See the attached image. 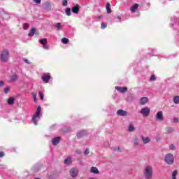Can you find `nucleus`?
I'll return each mask as SVG.
<instances>
[{
  "mask_svg": "<svg viewBox=\"0 0 179 179\" xmlns=\"http://www.w3.org/2000/svg\"><path fill=\"white\" fill-rule=\"evenodd\" d=\"M40 120H41V106H38L35 114L32 116V122L35 125H38Z\"/></svg>",
  "mask_w": 179,
  "mask_h": 179,
  "instance_id": "obj_1",
  "label": "nucleus"
},
{
  "mask_svg": "<svg viewBox=\"0 0 179 179\" xmlns=\"http://www.w3.org/2000/svg\"><path fill=\"white\" fill-rule=\"evenodd\" d=\"M144 176L146 179L152 178L153 176V169L150 166H148L145 167L144 171Z\"/></svg>",
  "mask_w": 179,
  "mask_h": 179,
  "instance_id": "obj_2",
  "label": "nucleus"
},
{
  "mask_svg": "<svg viewBox=\"0 0 179 179\" xmlns=\"http://www.w3.org/2000/svg\"><path fill=\"white\" fill-rule=\"evenodd\" d=\"M0 59L1 62H7L9 59V51L6 49H4L1 55H0Z\"/></svg>",
  "mask_w": 179,
  "mask_h": 179,
  "instance_id": "obj_3",
  "label": "nucleus"
},
{
  "mask_svg": "<svg viewBox=\"0 0 179 179\" xmlns=\"http://www.w3.org/2000/svg\"><path fill=\"white\" fill-rule=\"evenodd\" d=\"M164 161L165 162H166L167 164H169L170 166L174 164V157L173 156V154H166L164 157Z\"/></svg>",
  "mask_w": 179,
  "mask_h": 179,
  "instance_id": "obj_4",
  "label": "nucleus"
},
{
  "mask_svg": "<svg viewBox=\"0 0 179 179\" xmlns=\"http://www.w3.org/2000/svg\"><path fill=\"white\" fill-rule=\"evenodd\" d=\"M40 44H42L44 50H50V45L48 43L47 38H41L39 40Z\"/></svg>",
  "mask_w": 179,
  "mask_h": 179,
  "instance_id": "obj_5",
  "label": "nucleus"
},
{
  "mask_svg": "<svg viewBox=\"0 0 179 179\" xmlns=\"http://www.w3.org/2000/svg\"><path fill=\"white\" fill-rule=\"evenodd\" d=\"M89 133H87V131L86 130H81L78 131L76 134L77 139H82V138H85V136H87Z\"/></svg>",
  "mask_w": 179,
  "mask_h": 179,
  "instance_id": "obj_6",
  "label": "nucleus"
},
{
  "mask_svg": "<svg viewBox=\"0 0 179 179\" xmlns=\"http://www.w3.org/2000/svg\"><path fill=\"white\" fill-rule=\"evenodd\" d=\"M141 114H142L143 117H148L149 114H150V108L148 107L141 108Z\"/></svg>",
  "mask_w": 179,
  "mask_h": 179,
  "instance_id": "obj_7",
  "label": "nucleus"
},
{
  "mask_svg": "<svg viewBox=\"0 0 179 179\" xmlns=\"http://www.w3.org/2000/svg\"><path fill=\"white\" fill-rule=\"evenodd\" d=\"M155 120L157 121H163L164 120V117H163V112L162 111H158L155 115Z\"/></svg>",
  "mask_w": 179,
  "mask_h": 179,
  "instance_id": "obj_8",
  "label": "nucleus"
},
{
  "mask_svg": "<svg viewBox=\"0 0 179 179\" xmlns=\"http://www.w3.org/2000/svg\"><path fill=\"white\" fill-rule=\"evenodd\" d=\"M80 9V6H79V4H76V6L72 7L71 12H73V13H76V15H78V13H79Z\"/></svg>",
  "mask_w": 179,
  "mask_h": 179,
  "instance_id": "obj_9",
  "label": "nucleus"
},
{
  "mask_svg": "<svg viewBox=\"0 0 179 179\" xmlns=\"http://www.w3.org/2000/svg\"><path fill=\"white\" fill-rule=\"evenodd\" d=\"M50 79L51 76H50V74H43V76H42V80H43L44 83H48Z\"/></svg>",
  "mask_w": 179,
  "mask_h": 179,
  "instance_id": "obj_10",
  "label": "nucleus"
},
{
  "mask_svg": "<svg viewBox=\"0 0 179 179\" xmlns=\"http://www.w3.org/2000/svg\"><path fill=\"white\" fill-rule=\"evenodd\" d=\"M115 89L117 90V92H120V93H125L128 92V88L126 87H120L116 86Z\"/></svg>",
  "mask_w": 179,
  "mask_h": 179,
  "instance_id": "obj_11",
  "label": "nucleus"
},
{
  "mask_svg": "<svg viewBox=\"0 0 179 179\" xmlns=\"http://www.w3.org/2000/svg\"><path fill=\"white\" fill-rule=\"evenodd\" d=\"M59 142H61V137L60 136L55 137L52 140V145H54V146L58 145L59 143Z\"/></svg>",
  "mask_w": 179,
  "mask_h": 179,
  "instance_id": "obj_12",
  "label": "nucleus"
},
{
  "mask_svg": "<svg viewBox=\"0 0 179 179\" xmlns=\"http://www.w3.org/2000/svg\"><path fill=\"white\" fill-rule=\"evenodd\" d=\"M70 176L73 177V178H75L78 176V169L73 168L70 171Z\"/></svg>",
  "mask_w": 179,
  "mask_h": 179,
  "instance_id": "obj_13",
  "label": "nucleus"
},
{
  "mask_svg": "<svg viewBox=\"0 0 179 179\" xmlns=\"http://www.w3.org/2000/svg\"><path fill=\"white\" fill-rule=\"evenodd\" d=\"M117 115H120L121 117H125L127 114H128V112H127L126 110L120 109L117 111Z\"/></svg>",
  "mask_w": 179,
  "mask_h": 179,
  "instance_id": "obj_14",
  "label": "nucleus"
},
{
  "mask_svg": "<svg viewBox=\"0 0 179 179\" xmlns=\"http://www.w3.org/2000/svg\"><path fill=\"white\" fill-rule=\"evenodd\" d=\"M148 101H149V99L148 97H142L140 99V104H141V106H145Z\"/></svg>",
  "mask_w": 179,
  "mask_h": 179,
  "instance_id": "obj_15",
  "label": "nucleus"
},
{
  "mask_svg": "<svg viewBox=\"0 0 179 179\" xmlns=\"http://www.w3.org/2000/svg\"><path fill=\"white\" fill-rule=\"evenodd\" d=\"M138 8H139V4L136 3V4L133 5L131 7V12H132V13H134V12H136V9H138Z\"/></svg>",
  "mask_w": 179,
  "mask_h": 179,
  "instance_id": "obj_16",
  "label": "nucleus"
},
{
  "mask_svg": "<svg viewBox=\"0 0 179 179\" xmlns=\"http://www.w3.org/2000/svg\"><path fill=\"white\" fill-rule=\"evenodd\" d=\"M54 27L57 29V31H60V30H62V25L61 24V22H58L54 25Z\"/></svg>",
  "mask_w": 179,
  "mask_h": 179,
  "instance_id": "obj_17",
  "label": "nucleus"
},
{
  "mask_svg": "<svg viewBox=\"0 0 179 179\" xmlns=\"http://www.w3.org/2000/svg\"><path fill=\"white\" fill-rule=\"evenodd\" d=\"M141 139L143 141V143H144V145H146V143H149V142H150V138L149 137H141Z\"/></svg>",
  "mask_w": 179,
  "mask_h": 179,
  "instance_id": "obj_18",
  "label": "nucleus"
},
{
  "mask_svg": "<svg viewBox=\"0 0 179 179\" xmlns=\"http://www.w3.org/2000/svg\"><path fill=\"white\" fill-rule=\"evenodd\" d=\"M91 173H93V174H100V171H99V169L94 166H92L91 168Z\"/></svg>",
  "mask_w": 179,
  "mask_h": 179,
  "instance_id": "obj_19",
  "label": "nucleus"
},
{
  "mask_svg": "<svg viewBox=\"0 0 179 179\" xmlns=\"http://www.w3.org/2000/svg\"><path fill=\"white\" fill-rule=\"evenodd\" d=\"M106 8L107 13L110 14L111 12H113V10H111V4H110V3H106Z\"/></svg>",
  "mask_w": 179,
  "mask_h": 179,
  "instance_id": "obj_20",
  "label": "nucleus"
},
{
  "mask_svg": "<svg viewBox=\"0 0 179 179\" xmlns=\"http://www.w3.org/2000/svg\"><path fill=\"white\" fill-rule=\"evenodd\" d=\"M8 104H9L10 106H13V104H15V98L10 97L8 99Z\"/></svg>",
  "mask_w": 179,
  "mask_h": 179,
  "instance_id": "obj_21",
  "label": "nucleus"
},
{
  "mask_svg": "<svg viewBox=\"0 0 179 179\" xmlns=\"http://www.w3.org/2000/svg\"><path fill=\"white\" fill-rule=\"evenodd\" d=\"M72 163V158L71 157H67L66 159H64V164H71Z\"/></svg>",
  "mask_w": 179,
  "mask_h": 179,
  "instance_id": "obj_22",
  "label": "nucleus"
},
{
  "mask_svg": "<svg viewBox=\"0 0 179 179\" xmlns=\"http://www.w3.org/2000/svg\"><path fill=\"white\" fill-rule=\"evenodd\" d=\"M35 34H36V29L31 28L29 33L28 34V36L29 37H33V36H34Z\"/></svg>",
  "mask_w": 179,
  "mask_h": 179,
  "instance_id": "obj_23",
  "label": "nucleus"
},
{
  "mask_svg": "<svg viewBox=\"0 0 179 179\" xmlns=\"http://www.w3.org/2000/svg\"><path fill=\"white\" fill-rule=\"evenodd\" d=\"M65 13L67 16H71V15H72V13H71V8H66Z\"/></svg>",
  "mask_w": 179,
  "mask_h": 179,
  "instance_id": "obj_24",
  "label": "nucleus"
},
{
  "mask_svg": "<svg viewBox=\"0 0 179 179\" xmlns=\"http://www.w3.org/2000/svg\"><path fill=\"white\" fill-rule=\"evenodd\" d=\"M15 80H17V76L13 75L10 76V82H15Z\"/></svg>",
  "mask_w": 179,
  "mask_h": 179,
  "instance_id": "obj_25",
  "label": "nucleus"
},
{
  "mask_svg": "<svg viewBox=\"0 0 179 179\" xmlns=\"http://www.w3.org/2000/svg\"><path fill=\"white\" fill-rule=\"evenodd\" d=\"M173 103H175V104H179V96H174Z\"/></svg>",
  "mask_w": 179,
  "mask_h": 179,
  "instance_id": "obj_26",
  "label": "nucleus"
},
{
  "mask_svg": "<svg viewBox=\"0 0 179 179\" xmlns=\"http://www.w3.org/2000/svg\"><path fill=\"white\" fill-rule=\"evenodd\" d=\"M128 131L129 132H134V131H135V127H134V125L130 124L129 126Z\"/></svg>",
  "mask_w": 179,
  "mask_h": 179,
  "instance_id": "obj_27",
  "label": "nucleus"
},
{
  "mask_svg": "<svg viewBox=\"0 0 179 179\" xmlns=\"http://www.w3.org/2000/svg\"><path fill=\"white\" fill-rule=\"evenodd\" d=\"M177 174H178L177 170L173 171L172 173V179H177Z\"/></svg>",
  "mask_w": 179,
  "mask_h": 179,
  "instance_id": "obj_28",
  "label": "nucleus"
},
{
  "mask_svg": "<svg viewBox=\"0 0 179 179\" xmlns=\"http://www.w3.org/2000/svg\"><path fill=\"white\" fill-rule=\"evenodd\" d=\"M62 43L63 44H68V43H69V39H68L67 38H62Z\"/></svg>",
  "mask_w": 179,
  "mask_h": 179,
  "instance_id": "obj_29",
  "label": "nucleus"
},
{
  "mask_svg": "<svg viewBox=\"0 0 179 179\" xmlns=\"http://www.w3.org/2000/svg\"><path fill=\"white\" fill-rule=\"evenodd\" d=\"M29 27H30V24H29V23L23 24V29L24 30H27V29H29Z\"/></svg>",
  "mask_w": 179,
  "mask_h": 179,
  "instance_id": "obj_30",
  "label": "nucleus"
},
{
  "mask_svg": "<svg viewBox=\"0 0 179 179\" xmlns=\"http://www.w3.org/2000/svg\"><path fill=\"white\" fill-rule=\"evenodd\" d=\"M32 97L34 99V101H37V93L36 92H32Z\"/></svg>",
  "mask_w": 179,
  "mask_h": 179,
  "instance_id": "obj_31",
  "label": "nucleus"
},
{
  "mask_svg": "<svg viewBox=\"0 0 179 179\" xmlns=\"http://www.w3.org/2000/svg\"><path fill=\"white\" fill-rule=\"evenodd\" d=\"M62 3V6H68V0H63Z\"/></svg>",
  "mask_w": 179,
  "mask_h": 179,
  "instance_id": "obj_32",
  "label": "nucleus"
},
{
  "mask_svg": "<svg viewBox=\"0 0 179 179\" xmlns=\"http://www.w3.org/2000/svg\"><path fill=\"white\" fill-rule=\"evenodd\" d=\"M174 131V129L173 127H169L167 129L168 134H171V132Z\"/></svg>",
  "mask_w": 179,
  "mask_h": 179,
  "instance_id": "obj_33",
  "label": "nucleus"
},
{
  "mask_svg": "<svg viewBox=\"0 0 179 179\" xmlns=\"http://www.w3.org/2000/svg\"><path fill=\"white\" fill-rule=\"evenodd\" d=\"M106 27H107V23L106 22H102L101 25V29H106Z\"/></svg>",
  "mask_w": 179,
  "mask_h": 179,
  "instance_id": "obj_34",
  "label": "nucleus"
},
{
  "mask_svg": "<svg viewBox=\"0 0 179 179\" xmlns=\"http://www.w3.org/2000/svg\"><path fill=\"white\" fill-rule=\"evenodd\" d=\"M39 96L41 98V100H44V94H43V92H39Z\"/></svg>",
  "mask_w": 179,
  "mask_h": 179,
  "instance_id": "obj_35",
  "label": "nucleus"
},
{
  "mask_svg": "<svg viewBox=\"0 0 179 179\" xmlns=\"http://www.w3.org/2000/svg\"><path fill=\"white\" fill-rule=\"evenodd\" d=\"M169 149H171V150H176V146L174 145V144H171L169 146Z\"/></svg>",
  "mask_w": 179,
  "mask_h": 179,
  "instance_id": "obj_36",
  "label": "nucleus"
},
{
  "mask_svg": "<svg viewBox=\"0 0 179 179\" xmlns=\"http://www.w3.org/2000/svg\"><path fill=\"white\" fill-rule=\"evenodd\" d=\"M89 153H90L89 148H86V150L84 151V155H85V156H87V155H89Z\"/></svg>",
  "mask_w": 179,
  "mask_h": 179,
  "instance_id": "obj_37",
  "label": "nucleus"
},
{
  "mask_svg": "<svg viewBox=\"0 0 179 179\" xmlns=\"http://www.w3.org/2000/svg\"><path fill=\"white\" fill-rule=\"evenodd\" d=\"M33 2L37 5H40V3H41V0H33Z\"/></svg>",
  "mask_w": 179,
  "mask_h": 179,
  "instance_id": "obj_38",
  "label": "nucleus"
},
{
  "mask_svg": "<svg viewBox=\"0 0 179 179\" xmlns=\"http://www.w3.org/2000/svg\"><path fill=\"white\" fill-rule=\"evenodd\" d=\"M134 146H139V141H138V138L134 140Z\"/></svg>",
  "mask_w": 179,
  "mask_h": 179,
  "instance_id": "obj_39",
  "label": "nucleus"
},
{
  "mask_svg": "<svg viewBox=\"0 0 179 179\" xmlns=\"http://www.w3.org/2000/svg\"><path fill=\"white\" fill-rule=\"evenodd\" d=\"M10 88L9 87H7L4 89V93L8 94L9 93Z\"/></svg>",
  "mask_w": 179,
  "mask_h": 179,
  "instance_id": "obj_40",
  "label": "nucleus"
},
{
  "mask_svg": "<svg viewBox=\"0 0 179 179\" xmlns=\"http://www.w3.org/2000/svg\"><path fill=\"white\" fill-rule=\"evenodd\" d=\"M150 79V80H156V76H155V75H152Z\"/></svg>",
  "mask_w": 179,
  "mask_h": 179,
  "instance_id": "obj_41",
  "label": "nucleus"
},
{
  "mask_svg": "<svg viewBox=\"0 0 179 179\" xmlns=\"http://www.w3.org/2000/svg\"><path fill=\"white\" fill-rule=\"evenodd\" d=\"M24 62L26 64H28L29 65H30V62L29 61V59H24Z\"/></svg>",
  "mask_w": 179,
  "mask_h": 179,
  "instance_id": "obj_42",
  "label": "nucleus"
},
{
  "mask_svg": "<svg viewBox=\"0 0 179 179\" xmlns=\"http://www.w3.org/2000/svg\"><path fill=\"white\" fill-rule=\"evenodd\" d=\"M5 156V152H0V157H3Z\"/></svg>",
  "mask_w": 179,
  "mask_h": 179,
  "instance_id": "obj_43",
  "label": "nucleus"
},
{
  "mask_svg": "<svg viewBox=\"0 0 179 179\" xmlns=\"http://www.w3.org/2000/svg\"><path fill=\"white\" fill-rule=\"evenodd\" d=\"M173 121L174 123H177V122H178V118L174 117Z\"/></svg>",
  "mask_w": 179,
  "mask_h": 179,
  "instance_id": "obj_44",
  "label": "nucleus"
},
{
  "mask_svg": "<svg viewBox=\"0 0 179 179\" xmlns=\"http://www.w3.org/2000/svg\"><path fill=\"white\" fill-rule=\"evenodd\" d=\"M113 150H119V152H120V148L118 147H113Z\"/></svg>",
  "mask_w": 179,
  "mask_h": 179,
  "instance_id": "obj_45",
  "label": "nucleus"
},
{
  "mask_svg": "<svg viewBox=\"0 0 179 179\" xmlns=\"http://www.w3.org/2000/svg\"><path fill=\"white\" fill-rule=\"evenodd\" d=\"M3 85H5V83H3V81L0 80V87H1V86H3Z\"/></svg>",
  "mask_w": 179,
  "mask_h": 179,
  "instance_id": "obj_46",
  "label": "nucleus"
},
{
  "mask_svg": "<svg viewBox=\"0 0 179 179\" xmlns=\"http://www.w3.org/2000/svg\"><path fill=\"white\" fill-rule=\"evenodd\" d=\"M45 6H50V2H48V1H47V2H45Z\"/></svg>",
  "mask_w": 179,
  "mask_h": 179,
  "instance_id": "obj_47",
  "label": "nucleus"
},
{
  "mask_svg": "<svg viewBox=\"0 0 179 179\" xmlns=\"http://www.w3.org/2000/svg\"><path fill=\"white\" fill-rule=\"evenodd\" d=\"M76 153H78V155H80V153H81L80 150H77Z\"/></svg>",
  "mask_w": 179,
  "mask_h": 179,
  "instance_id": "obj_48",
  "label": "nucleus"
},
{
  "mask_svg": "<svg viewBox=\"0 0 179 179\" xmlns=\"http://www.w3.org/2000/svg\"><path fill=\"white\" fill-rule=\"evenodd\" d=\"M117 19H118V20H119V22H121V16H120V15H119V16H117Z\"/></svg>",
  "mask_w": 179,
  "mask_h": 179,
  "instance_id": "obj_49",
  "label": "nucleus"
},
{
  "mask_svg": "<svg viewBox=\"0 0 179 179\" xmlns=\"http://www.w3.org/2000/svg\"><path fill=\"white\" fill-rule=\"evenodd\" d=\"M97 19H103V16H102V15H99V16L97 17Z\"/></svg>",
  "mask_w": 179,
  "mask_h": 179,
  "instance_id": "obj_50",
  "label": "nucleus"
},
{
  "mask_svg": "<svg viewBox=\"0 0 179 179\" xmlns=\"http://www.w3.org/2000/svg\"><path fill=\"white\" fill-rule=\"evenodd\" d=\"M56 127V125H55V124H53L52 126L50 127V128H51V129H53L54 127Z\"/></svg>",
  "mask_w": 179,
  "mask_h": 179,
  "instance_id": "obj_51",
  "label": "nucleus"
},
{
  "mask_svg": "<svg viewBox=\"0 0 179 179\" xmlns=\"http://www.w3.org/2000/svg\"><path fill=\"white\" fill-rule=\"evenodd\" d=\"M69 131H71V129H68L66 131H64L65 132V134H66V133H68V132H69Z\"/></svg>",
  "mask_w": 179,
  "mask_h": 179,
  "instance_id": "obj_52",
  "label": "nucleus"
},
{
  "mask_svg": "<svg viewBox=\"0 0 179 179\" xmlns=\"http://www.w3.org/2000/svg\"><path fill=\"white\" fill-rule=\"evenodd\" d=\"M35 179H41V178H35Z\"/></svg>",
  "mask_w": 179,
  "mask_h": 179,
  "instance_id": "obj_53",
  "label": "nucleus"
}]
</instances>
